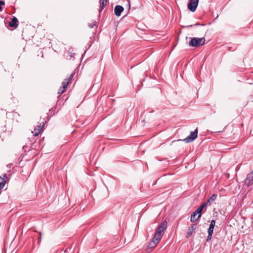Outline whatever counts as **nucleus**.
<instances>
[{
  "instance_id": "4",
  "label": "nucleus",
  "mask_w": 253,
  "mask_h": 253,
  "mask_svg": "<svg viewBox=\"0 0 253 253\" xmlns=\"http://www.w3.org/2000/svg\"><path fill=\"white\" fill-rule=\"evenodd\" d=\"M199 0H189L188 8L192 12H194L198 5Z\"/></svg>"
},
{
  "instance_id": "1",
  "label": "nucleus",
  "mask_w": 253,
  "mask_h": 253,
  "mask_svg": "<svg viewBox=\"0 0 253 253\" xmlns=\"http://www.w3.org/2000/svg\"><path fill=\"white\" fill-rule=\"evenodd\" d=\"M167 221L166 220H164L161 225L158 226L151 242L149 243V247L155 248L156 246L162 239L165 231L167 229Z\"/></svg>"
},
{
  "instance_id": "11",
  "label": "nucleus",
  "mask_w": 253,
  "mask_h": 253,
  "mask_svg": "<svg viewBox=\"0 0 253 253\" xmlns=\"http://www.w3.org/2000/svg\"><path fill=\"white\" fill-rule=\"evenodd\" d=\"M108 0H99L100 6L99 12L100 13L107 4Z\"/></svg>"
},
{
  "instance_id": "18",
  "label": "nucleus",
  "mask_w": 253,
  "mask_h": 253,
  "mask_svg": "<svg viewBox=\"0 0 253 253\" xmlns=\"http://www.w3.org/2000/svg\"><path fill=\"white\" fill-rule=\"evenodd\" d=\"M212 234L213 233H212V232L211 233H208V236L207 238V242H209V241H210L211 240Z\"/></svg>"
},
{
  "instance_id": "25",
  "label": "nucleus",
  "mask_w": 253,
  "mask_h": 253,
  "mask_svg": "<svg viewBox=\"0 0 253 253\" xmlns=\"http://www.w3.org/2000/svg\"><path fill=\"white\" fill-rule=\"evenodd\" d=\"M200 25V24L198 23H196V24H195L194 25Z\"/></svg>"
},
{
  "instance_id": "20",
  "label": "nucleus",
  "mask_w": 253,
  "mask_h": 253,
  "mask_svg": "<svg viewBox=\"0 0 253 253\" xmlns=\"http://www.w3.org/2000/svg\"><path fill=\"white\" fill-rule=\"evenodd\" d=\"M5 3L2 0H0V11H1L3 9V8L2 7V5H4Z\"/></svg>"
},
{
  "instance_id": "19",
  "label": "nucleus",
  "mask_w": 253,
  "mask_h": 253,
  "mask_svg": "<svg viewBox=\"0 0 253 253\" xmlns=\"http://www.w3.org/2000/svg\"><path fill=\"white\" fill-rule=\"evenodd\" d=\"M96 25V22L95 21H93L91 23H89L88 24V26L90 28H92L94 27V26Z\"/></svg>"
},
{
  "instance_id": "3",
  "label": "nucleus",
  "mask_w": 253,
  "mask_h": 253,
  "mask_svg": "<svg viewBox=\"0 0 253 253\" xmlns=\"http://www.w3.org/2000/svg\"><path fill=\"white\" fill-rule=\"evenodd\" d=\"M198 136V129L196 128L194 131L191 132L190 134L186 138L183 139V141L186 143H190L197 138Z\"/></svg>"
},
{
  "instance_id": "6",
  "label": "nucleus",
  "mask_w": 253,
  "mask_h": 253,
  "mask_svg": "<svg viewBox=\"0 0 253 253\" xmlns=\"http://www.w3.org/2000/svg\"><path fill=\"white\" fill-rule=\"evenodd\" d=\"M74 76V73L71 74L69 78L64 80V81L62 83V88L66 89L70 82L72 80V78Z\"/></svg>"
},
{
  "instance_id": "12",
  "label": "nucleus",
  "mask_w": 253,
  "mask_h": 253,
  "mask_svg": "<svg viewBox=\"0 0 253 253\" xmlns=\"http://www.w3.org/2000/svg\"><path fill=\"white\" fill-rule=\"evenodd\" d=\"M215 221L214 220H212L211 221L209 228L208 229V233H213V229L215 226Z\"/></svg>"
},
{
  "instance_id": "22",
  "label": "nucleus",
  "mask_w": 253,
  "mask_h": 253,
  "mask_svg": "<svg viewBox=\"0 0 253 253\" xmlns=\"http://www.w3.org/2000/svg\"><path fill=\"white\" fill-rule=\"evenodd\" d=\"M206 203H208V205H210L211 204V203H212L211 201V200H210L209 198L207 200V202H206Z\"/></svg>"
},
{
  "instance_id": "16",
  "label": "nucleus",
  "mask_w": 253,
  "mask_h": 253,
  "mask_svg": "<svg viewBox=\"0 0 253 253\" xmlns=\"http://www.w3.org/2000/svg\"><path fill=\"white\" fill-rule=\"evenodd\" d=\"M217 196V195L216 194H213L210 197L209 199L211 202H213L216 199Z\"/></svg>"
},
{
  "instance_id": "15",
  "label": "nucleus",
  "mask_w": 253,
  "mask_h": 253,
  "mask_svg": "<svg viewBox=\"0 0 253 253\" xmlns=\"http://www.w3.org/2000/svg\"><path fill=\"white\" fill-rule=\"evenodd\" d=\"M41 131H40V129H37V128H35L34 129V130L32 131V133H33V135L34 136H37L40 133Z\"/></svg>"
},
{
  "instance_id": "8",
  "label": "nucleus",
  "mask_w": 253,
  "mask_h": 253,
  "mask_svg": "<svg viewBox=\"0 0 253 253\" xmlns=\"http://www.w3.org/2000/svg\"><path fill=\"white\" fill-rule=\"evenodd\" d=\"M124 8L122 6L117 5L115 7L114 12L117 16H120L121 13L124 11Z\"/></svg>"
},
{
  "instance_id": "9",
  "label": "nucleus",
  "mask_w": 253,
  "mask_h": 253,
  "mask_svg": "<svg viewBox=\"0 0 253 253\" xmlns=\"http://www.w3.org/2000/svg\"><path fill=\"white\" fill-rule=\"evenodd\" d=\"M7 179L6 174H4L2 176L0 177V190L2 189L5 185V181Z\"/></svg>"
},
{
  "instance_id": "23",
  "label": "nucleus",
  "mask_w": 253,
  "mask_h": 253,
  "mask_svg": "<svg viewBox=\"0 0 253 253\" xmlns=\"http://www.w3.org/2000/svg\"><path fill=\"white\" fill-rule=\"evenodd\" d=\"M202 205L205 207H207L208 206V203H204Z\"/></svg>"
},
{
  "instance_id": "24",
  "label": "nucleus",
  "mask_w": 253,
  "mask_h": 253,
  "mask_svg": "<svg viewBox=\"0 0 253 253\" xmlns=\"http://www.w3.org/2000/svg\"><path fill=\"white\" fill-rule=\"evenodd\" d=\"M199 207L201 208L202 210H203V209L205 208L202 205H201Z\"/></svg>"
},
{
  "instance_id": "2",
  "label": "nucleus",
  "mask_w": 253,
  "mask_h": 253,
  "mask_svg": "<svg viewBox=\"0 0 253 253\" xmlns=\"http://www.w3.org/2000/svg\"><path fill=\"white\" fill-rule=\"evenodd\" d=\"M205 39L204 38H193L189 43L190 46L199 47L205 43Z\"/></svg>"
},
{
  "instance_id": "5",
  "label": "nucleus",
  "mask_w": 253,
  "mask_h": 253,
  "mask_svg": "<svg viewBox=\"0 0 253 253\" xmlns=\"http://www.w3.org/2000/svg\"><path fill=\"white\" fill-rule=\"evenodd\" d=\"M245 183L247 186H250L253 184V170L247 175Z\"/></svg>"
},
{
  "instance_id": "7",
  "label": "nucleus",
  "mask_w": 253,
  "mask_h": 253,
  "mask_svg": "<svg viewBox=\"0 0 253 253\" xmlns=\"http://www.w3.org/2000/svg\"><path fill=\"white\" fill-rule=\"evenodd\" d=\"M18 26V20L17 18L13 16L11 19V21L9 23V26L11 28H16Z\"/></svg>"
},
{
  "instance_id": "14",
  "label": "nucleus",
  "mask_w": 253,
  "mask_h": 253,
  "mask_svg": "<svg viewBox=\"0 0 253 253\" xmlns=\"http://www.w3.org/2000/svg\"><path fill=\"white\" fill-rule=\"evenodd\" d=\"M203 210L199 207L195 211L197 214H198V218H200L202 215V212Z\"/></svg>"
},
{
  "instance_id": "13",
  "label": "nucleus",
  "mask_w": 253,
  "mask_h": 253,
  "mask_svg": "<svg viewBox=\"0 0 253 253\" xmlns=\"http://www.w3.org/2000/svg\"><path fill=\"white\" fill-rule=\"evenodd\" d=\"M197 214L195 211H194L191 215L190 220L192 222H194L197 221L199 218L196 217Z\"/></svg>"
},
{
  "instance_id": "17",
  "label": "nucleus",
  "mask_w": 253,
  "mask_h": 253,
  "mask_svg": "<svg viewBox=\"0 0 253 253\" xmlns=\"http://www.w3.org/2000/svg\"><path fill=\"white\" fill-rule=\"evenodd\" d=\"M65 90L66 89L60 87V88L58 90V93L59 94V95H60L61 94L63 93L65 91Z\"/></svg>"
},
{
  "instance_id": "10",
  "label": "nucleus",
  "mask_w": 253,
  "mask_h": 253,
  "mask_svg": "<svg viewBox=\"0 0 253 253\" xmlns=\"http://www.w3.org/2000/svg\"><path fill=\"white\" fill-rule=\"evenodd\" d=\"M196 228V224H193L192 225L191 227H189L188 229V231L187 233L186 237L188 238L192 235L193 233L194 232Z\"/></svg>"
},
{
  "instance_id": "21",
  "label": "nucleus",
  "mask_w": 253,
  "mask_h": 253,
  "mask_svg": "<svg viewBox=\"0 0 253 253\" xmlns=\"http://www.w3.org/2000/svg\"><path fill=\"white\" fill-rule=\"evenodd\" d=\"M37 129H40V131H41V130L42 129V128H43V126H37V127H36Z\"/></svg>"
}]
</instances>
